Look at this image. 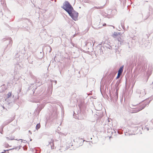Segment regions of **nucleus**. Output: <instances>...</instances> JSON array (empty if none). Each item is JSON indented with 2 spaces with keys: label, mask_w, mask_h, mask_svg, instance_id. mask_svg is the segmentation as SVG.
<instances>
[{
  "label": "nucleus",
  "mask_w": 153,
  "mask_h": 153,
  "mask_svg": "<svg viewBox=\"0 0 153 153\" xmlns=\"http://www.w3.org/2000/svg\"><path fill=\"white\" fill-rule=\"evenodd\" d=\"M61 8L68 13L73 19L75 21L77 20L78 13L74 10L71 4L68 1H65L63 3Z\"/></svg>",
  "instance_id": "f257e3e1"
},
{
  "label": "nucleus",
  "mask_w": 153,
  "mask_h": 153,
  "mask_svg": "<svg viewBox=\"0 0 153 153\" xmlns=\"http://www.w3.org/2000/svg\"><path fill=\"white\" fill-rule=\"evenodd\" d=\"M121 33L120 32H114V34H112V36L114 38H115L116 37H120V36Z\"/></svg>",
  "instance_id": "f03ea898"
},
{
  "label": "nucleus",
  "mask_w": 153,
  "mask_h": 153,
  "mask_svg": "<svg viewBox=\"0 0 153 153\" xmlns=\"http://www.w3.org/2000/svg\"><path fill=\"white\" fill-rule=\"evenodd\" d=\"M123 67H121L119 69L118 73H120L122 74V73L123 72Z\"/></svg>",
  "instance_id": "7ed1b4c3"
},
{
  "label": "nucleus",
  "mask_w": 153,
  "mask_h": 153,
  "mask_svg": "<svg viewBox=\"0 0 153 153\" xmlns=\"http://www.w3.org/2000/svg\"><path fill=\"white\" fill-rule=\"evenodd\" d=\"M12 96L11 92H9L7 94V98H9Z\"/></svg>",
  "instance_id": "20e7f679"
},
{
  "label": "nucleus",
  "mask_w": 153,
  "mask_h": 153,
  "mask_svg": "<svg viewBox=\"0 0 153 153\" xmlns=\"http://www.w3.org/2000/svg\"><path fill=\"white\" fill-rule=\"evenodd\" d=\"M40 127V123L38 124L36 126V128L37 130Z\"/></svg>",
  "instance_id": "39448f33"
},
{
  "label": "nucleus",
  "mask_w": 153,
  "mask_h": 153,
  "mask_svg": "<svg viewBox=\"0 0 153 153\" xmlns=\"http://www.w3.org/2000/svg\"><path fill=\"white\" fill-rule=\"evenodd\" d=\"M149 10L150 11H151L152 12H153V9L151 6H149Z\"/></svg>",
  "instance_id": "423d86ee"
},
{
  "label": "nucleus",
  "mask_w": 153,
  "mask_h": 153,
  "mask_svg": "<svg viewBox=\"0 0 153 153\" xmlns=\"http://www.w3.org/2000/svg\"><path fill=\"white\" fill-rule=\"evenodd\" d=\"M121 74L118 73L117 76L116 78L117 79H118L120 76Z\"/></svg>",
  "instance_id": "0eeeda50"
},
{
  "label": "nucleus",
  "mask_w": 153,
  "mask_h": 153,
  "mask_svg": "<svg viewBox=\"0 0 153 153\" xmlns=\"http://www.w3.org/2000/svg\"><path fill=\"white\" fill-rule=\"evenodd\" d=\"M94 8L96 9H101L102 8V7H94Z\"/></svg>",
  "instance_id": "6e6552de"
},
{
  "label": "nucleus",
  "mask_w": 153,
  "mask_h": 153,
  "mask_svg": "<svg viewBox=\"0 0 153 153\" xmlns=\"http://www.w3.org/2000/svg\"><path fill=\"white\" fill-rule=\"evenodd\" d=\"M121 26L123 27V28L124 27V26L123 25V23H121Z\"/></svg>",
  "instance_id": "1a4fd4ad"
},
{
  "label": "nucleus",
  "mask_w": 153,
  "mask_h": 153,
  "mask_svg": "<svg viewBox=\"0 0 153 153\" xmlns=\"http://www.w3.org/2000/svg\"><path fill=\"white\" fill-rule=\"evenodd\" d=\"M106 25V24L105 23H104L103 25V26H105Z\"/></svg>",
  "instance_id": "9d476101"
},
{
  "label": "nucleus",
  "mask_w": 153,
  "mask_h": 153,
  "mask_svg": "<svg viewBox=\"0 0 153 153\" xmlns=\"http://www.w3.org/2000/svg\"><path fill=\"white\" fill-rule=\"evenodd\" d=\"M70 145H71V146H72V144H72V143H70Z\"/></svg>",
  "instance_id": "9b49d317"
},
{
  "label": "nucleus",
  "mask_w": 153,
  "mask_h": 153,
  "mask_svg": "<svg viewBox=\"0 0 153 153\" xmlns=\"http://www.w3.org/2000/svg\"><path fill=\"white\" fill-rule=\"evenodd\" d=\"M14 138H13V139H11V140H14Z\"/></svg>",
  "instance_id": "f8f14e48"
},
{
  "label": "nucleus",
  "mask_w": 153,
  "mask_h": 153,
  "mask_svg": "<svg viewBox=\"0 0 153 153\" xmlns=\"http://www.w3.org/2000/svg\"><path fill=\"white\" fill-rule=\"evenodd\" d=\"M112 26L114 28V26Z\"/></svg>",
  "instance_id": "ddd939ff"
}]
</instances>
